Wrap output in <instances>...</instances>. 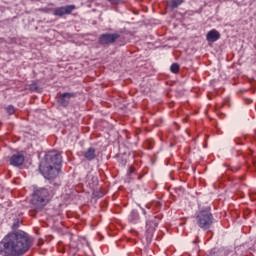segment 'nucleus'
I'll use <instances>...</instances> for the list:
<instances>
[{
  "mask_svg": "<svg viewBox=\"0 0 256 256\" xmlns=\"http://www.w3.org/2000/svg\"><path fill=\"white\" fill-rule=\"evenodd\" d=\"M3 253L5 256L25 255L31 247V239L25 231H16L6 235L2 241Z\"/></svg>",
  "mask_w": 256,
  "mask_h": 256,
  "instance_id": "1",
  "label": "nucleus"
},
{
  "mask_svg": "<svg viewBox=\"0 0 256 256\" xmlns=\"http://www.w3.org/2000/svg\"><path fill=\"white\" fill-rule=\"evenodd\" d=\"M54 194L53 190L49 191L47 188H38L33 193L32 205H34L37 211H41L51 201V197Z\"/></svg>",
  "mask_w": 256,
  "mask_h": 256,
  "instance_id": "2",
  "label": "nucleus"
},
{
  "mask_svg": "<svg viewBox=\"0 0 256 256\" xmlns=\"http://www.w3.org/2000/svg\"><path fill=\"white\" fill-rule=\"evenodd\" d=\"M39 171L45 179H48V181H50V189H58V187H61L60 182L53 181V179H56L57 175H59L58 166L40 164Z\"/></svg>",
  "mask_w": 256,
  "mask_h": 256,
  "instance_id": "3",
  "label": "nucleus"
},
{
  "mask_svg": "<svg viewBox=\"0 0 256 256\" xmlns=\"http://www.w3.org/2000/svg\"><path fill=\"white\" fill-rule=\"evenodd\" d=\"M213 214L209 212V210H201L196 216V223L200 229L207 231V229H211V225H213Z\"/></svg>",
  "mask_w": 256,
  "mask_h": 256,
  "instance_id": "4",
  "label": "nucleus"
},
{
  "mask_svg": "<svg viewBox=\"0 0 256 256\" xmlns=\"http://www.w3.org/2000/svg\"><path fill=\"white\" fill-rule=\"evenodd\" d=\"M61 163H63L61 154L57 153L56 151H51L45 155L44 161H42L40 165H52V167H61Z\"/></svg>",
  "mask_w": 256,
  "mask_h": 256,
  "instance_id": "5",
  "label": "nucleus"
},
{
  "mask_svg": "<svg viewBox=\"0 0 256 256\" xmlns=\"http://www.w3.org/2000/svg\"><path fill=\"white\" fill-rule=\"evenodd\" d=\"M119 37H121V35H119V33H104L102 35H100L99 37V43L100 45H111L113 43H115V41H117V39H119Z\"/></svg>",
  "mask_w": 256,
  "mask_h": 256,
  "instance_id": "6",
  "label": "nucleus"
},
{
  "mask_svg": "<svg viewBox=\"0 0 256 256\" xmlns=\"http://www.w3.org/2000/svg\"><path fill=\"white\" fill-rule=\"evenodd\" d=\"M76 9H77V6L73 4L61 6V7L55 8L53 15H55L56 17H63V15H71Z\"/></svg>",
  "mask_w": 256,
  "mask_h": 256,
  "instance_id": "7",
  "label": "nucleus"
},
{
  "mask_svg": "<svg viewBox=\"0 0 256 256\" xmlns=\"http://www.w3.org/2000/svg\"><path fill=\"white\" fill-rule=\"evenodd\" d=\"M25 163V156L21 153L13 154L10 158V165L13 167H21Z\"/></svg>",
  "mask_w": 256,
  "mask_h": 256,
  "instance_id": "8",
  "label": "nucleus"
},
{
  "mask_svg": "<svg viewBox=\"0 0 256 256\" xmlns=\"http://www.w3.org/2000/svg\"><path fill=\"white\" fill-rule=\"evenodd\" d=\"M73 97H75L74 93L65 92L59 96L58 103L61 105V107H68L69 101Z\"/></svg>",
  "mask_w": 256,
  "mask_h": 256,
  "instance_id": "9",
  "label": "nucleus"
},
{
  "mask_svg": "<svg viewBox=\"0 0 256 256\" xmlns=\"http://www.w3.org/2000/svg\"><path fill=\"white\" fill-rule=\"evenodd\" d=\"M219 39H221V34L216 29H212L206 34V41L208 43H215Z\"/></svg>",
  "mask_w": 256,
  "mask_h": 256,
  "instance_id": "10",
  "label": "nucleus"
},
{
  "mask_svg": "<svg viewBox=\"0 0 256 256\" xmlns=\"http://www.w3.org/2000/svg\"><path fill=\"white\" fill-rule=\"evenodd\" d=\"M96 150L93 147L88 148L85 152H84V157L86 161H93V159H95L97 157V155L95 154Z\"/></svg>",
  "mask_w": 256,
  "mask_h": 256,
  "instance_id": "11",
  "label": "nucleus"
},
{
  "mask_svg": "<svg viewBox=\"0 0 256 256\" xmlns=\"http://www.w3.org/2000/svg\"><path fill=\"white\" fill-rule=\"evenodd\" d=\"M185 3V0H167V6L170 7L172 10L181 7Z\"/></svg>",
  "mask_w": 256,
  "mask_h": 256,
  "instance_id": "12",
  "label": "nucleus"
},
{
  "mask_svg": "<svg viewBox=\"0 0 256 256\" xmlns=\"http://www.w3.org/2000/svg\"><path fill=\"white\" fill-rule=\"evenodd\" d=\"M137 219H139V212L134 210L129 215V221H131V223H135Z\"/></svg>",
  "mask_w": 256,
  "mask_h": 256,
  "instance_id": "13",
  "label": "nucleus"
},
{
  "mask_svg": "<svg viewBox=\"0 0 256 256\" xmlns=\"http://www.w3.org/2000/svg\"><path fill=\"white\" fill-rule=\"evenodd\" d=\"M179 64L177 63H173L171 66H170V71L171 73H179Z\"/></svg>",
  "mask_w": 256,
  "mask_h": 256,
  "instance_id": "14",
  "label": "nucleus"
},
{
  "mask_svg": "<svg viewBox=\"0 0 256 256\" xmlns=\"http://www.w3.org/2000/svg\"><path fill=\"white\" fill-rule=\"evenodd\" d=\"M111 5H119L121 3H125V0H108Z\"/></svg>",
  "mask_w": 256,
  "mask_h": 256,
  "instance_id": "15",
  "label": "nucleus"
},
{
  "mask_svg": "<svg viewBox=\"0 0 256 256\" xmlns=\"http://www.w3.org/2000/svg\"><path fill=\"white\" fill-rule=\"evenodd\" d=\"M7 113L9 115H13V113H15V107H13V105H10L7 107Z\"/></svg>",
  "mask_w": 256,
  "mask_h": 256,
  "instance_id": "16",
  "label": "nucleus"
},
{
  "mask_svg": "<svg viewBox=\"0 0 256 256\" xmlns=\"http://www.w3.org/2000/svg\"><path fill=\"white\" fill-rule=\"evenodd\" d=\"M17 227H19V226L16 223H14L12 226L13 229H17Z\"/></svg>",
  "mask_w": 256,
  "mask_h": 256,
  "instance_id": "17",
  "label": "nucleus"
},
{
  "mask_svg": "<svg viewBox=\"0 0 256 256\" xmlns=\"http://www.w3.org/2000/svg\"><path fill=\"white\" fill-rule=\"evenodd\" d=\"M130 173H135V169L134 168H130Z\"/></svg>",
  "mask_w": 256,
  "mask_h": 256,
  "instance_id": "18",
  "label": "nucleus"
},
{
  "mask_svg": "<svg viewBox=\"0 0 256 256\" xmlns=\"http://www.w3.org/2000/svg\"><path fill=\"white\" fill-rule=\"evenodd\" d=\"M143 214H144V215H147V212H146L145 210H143Z\"/></svg>",
  "mask_w": 256,
  "mask_h": 256,
  "instance_id": "19",
  "label": "nucleus"
},
{
  "mask_svg": "<svg viewBox=\"0 0 256 256\" xmlns=\"http://www.w3.org/2000/svg\"><path fill=\"white\" fill-rule=\"evenodd\" d=\"M179 189H180V191H181L183 188H182V187H180Z\"/></svg>",
  "mask_w": 256,
  "mask_h": 256,
  "instance_id": "20",
  "label": "nucleus"
}]
</instances>
